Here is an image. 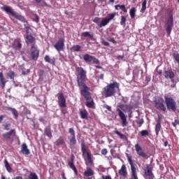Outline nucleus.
Segmentation results:
<instances>
[{
	"label": "nucleus",
	"mask_w": 179,
	"mask_h": 179,
	"mask_svg": "<svg viewBox=\"0 0 179 179\" xmlns=\"http://www.w3.org/2000/svg\"><path fill=\"white\" fill-rule=\"evenodd\" d=\"M39 57V50H38L37 45H31V58L34 61H37Z\"/></svg>",
	"instance_id": "nucleus-14"
},
{
	"label": "nucleus",
	"mask_w": 179,
	"mask_h": 179,
	"mask_svg": "<svg viewBox=\"0 0 179 179\" xmlns=\"http://www.w3.org/2000/svg\"><path fill=\"white\" fill-rule=\"evenodd\" d=\"M101 153L102 155L106 156L108 154V150L106 148H103L101 150Z\"/></svg>",
	"instance_id": "nucleus-51"
},
{
	"label": "nucleus",
	"mask_w": 179,
	"mask_h": 179,
	"mask_svg": "<svg viewBox=\"0 0 179 179\" xmlns=\"http://www.w3.org/2000/svg\"><path fill=\"white\" fill-rule=\"evenodd\" d=\"M57 101L58 105L60 108H66V99L64 97L63 92H59L57 94Z\"/></svg>",
	"instance_id": "nucleus-15"
},
{
	"label": "nucleus",
	"mask_w": 179,
	"mask_h": 179,
	"mask_svg": "<svg viewBox=\"0 0 179 179\" xmlns=\"http://www.w3.org/2000/svg\"><path fill=\"white\" fill-rule=\"evenodd\" d=\"M20 152L22 153V155H30V150L28 149L26 143H22V145H21V151H20Z\"/></svg>",
	"instance_id": "nucleus-22"
},
{
	"label": "nucleus",
	"mask_w": 179,
	"mask_h": 179,
	"mask_svg": "<svg viewBox=\"0 0 179 179\" xmlns=\"http://www.w3.org/2000/svg\"><path fill=\"white\" fill-rule=\"evenodd\" d=\"M83 57L85 62L88 63V62H92L93 56L90 55L89 54H85L83 55Z\"/></svg>",
	"instance_id": "nucleus-29"
},
{
	"label": "nucleus",
	"mask_w": 179,
	"mask_h": 179,
	"mask_svg": "<svg viewBox=\"0 0 179 179\" xmlns=\"http://www.w3.org/2000/svg\"><path fill=\"white\" fill-rule=\"evenodd\" d=\"M146 9H147V0H144L142 2L141 9L140 12L142 13H144L145 12Z\"/></svg>",
	"instance_id": "nucleus-35"
},
{
	"label": "nucleus",
	"mask_w": 179,
	"mask_h": 179,
	"mask_svg": "<svg viewBox=\"0 0 179 179\" xmlns=\"http://www.w3.org/2000/svg\"><path fill=\"white\" fill-rule=\"evenodd\" d=\"M25 114L26 115H31V111L29 109L25 108Z\"/></svg>",
	"instance_id": "nucleus-61"
},
{
	"label": "nucleus",
	"mask_w": 179,
	"mask_h": 179,
	"mask_svg": "<svg viewBox=\"0 0 179 179\" xmlns=\"http://www.w3.org/2000/svg\"><path fill=\"white\" fill-rule=\"evenodd\" d=\"M155 107L157 110L162 112H166V107L164 105V99L162 98H157L154 101Z\"/></svg>",
	"instance_id": "nucleus-9"
},
{
	"label": "nucleus",
	"mask_w": 179,
	"mask_h": 179,
	"mask_svg": "<svg viewBox=\"0 0 179 179\" xmlns=\"http://www.w3.org/2000/svg\"><path fill=\"white\" fill-rule=\"evenodd\" d=\"M127 161L130 165L131 170L136 169V165L134 164V162L131 157L127 156Z\"/></svg>",
	"instance_id": "nucleus-31"
},
{
	"label": "nucleus",
	"mask_w": 179,
	"mask_h": 179,
	"mask_svg": "<svg viewBox=\"0 0 179 179\" xmlns=\"http://www.w3.org/2000/svg\"><path fill=\"white\" fill-rule=\"evenodd\" d=\"M17 48H18V49L22 48V44L20 42L17 43Z\"/></svg>",
	"instance_id": "nucleus-64"
},
{
	"label": "nucleus",
	"mask_w": 179,
	"mask_h": 179,
	"mask_svg": "<svg viewBox=\"0 0 179 179\" xmlns=\"http://www.w3.org/2000/svg\"><path fill=\"white\" fill-rule=\"evenodd\" d=\"M29 72H30V70L29 69H28V70H27V72L25 71H24V70H22V75H26L27 73H29Z\"/></svg>",
	"instance_id": "nucleus-60"
},
{
	"label": "nucleus",
	"mask_w": 179,
	"mask_h": 179,
	"mask_svg": "<svg viewBox=\"0 0 179 179\" xmlns=\"http://www.w3.org/2000/svg\"><path fill=\"white\" fill-rule=\"evenodd\" d=\"M69 134L71 135V136H68V140L69 141V148L73 149L75 145L77 144L76 131L73 128L69 129Z\"/></svg>",
	"instance_id": "nucleus-6"
},
{
	"label": "nucleus",
	"mask_w": 179,
	"mask_h": 179,
	"mask_svg": "<svg viewBox=\"0 0 179 179\" xmlns=\"http://www.w3.org/2000/svg\"><path fill=\"white\" fill-rule=\"evenodd\" d=\"M127 18L124 16H121L120 24L122 26H126Z\"/></svg>",
	"instance_id": "nucleus-44"
},
{
	"label": "nucleus",
	"mask_w": 179,
	"mask_h": 179,
	"mask_svg": "<svg viewBox=\"0 0 179 179\" xmlns=\"http://www.w3.org/2000/svg\"><path fill=\"white\" fill-rule=\"evenodd\" d=\"M90 90H86V92H88V93H86V94H83L82 90H80V93L81 96H83V97H84V99L86 100L85 106L88 108H92L94 106V100L92 97V94L90 92Z\"/></svg>",
	"instance_id": "nucleus-5"
},
{
	"label": "nucleus",
	"mask_w": 179,
	"mask_h": 179,
	"mask_svg": "<svg viewBox=\"0 0 179 179\" xmlns=\"http://www.w3.org/2000/svg\"><path fill=\"white\" fill-rule=\"evenodd\" d=\"M173 127H176L179 125V120H175L174 122L172 123Z\"/></svg>",
	"instance_id": "nucleus-52"
},
{
	"label": "nucleus",
	"mask_w": 179,
	"mask_h": 179,
	"mask_svg": "<svg viewBox=\"0 0 179 179\" xmlns=\"http://www.w3.org/2000/svg\"><path fill=\"white\" fill-rule=\"evenodd\" d=\"M157 74H159L160 76L163 73V71L162 70H158V71H157Z\"/></svg>",
	"instance_id": "nucleus-63"
},
{
	"label": "nucleus",
	"mask_w": 179,
	"mask_h": 179,
	"mask_svg": "<svg viewBox=\"0 0 179 179\" xmlns=\"http://www.w3.org/2000/svg\"><path fill=\"white\" fill-rule=\"evenodd\" d=\"M16 130L13 129L10 131L3 134V138L4 141H9L13 139L14 137H16Z\"/></svg>",
	"instance_id": "nucleus-11"
},
{
	"label": "nucleus",
	"mask_w": 179,
	"mask_h": 179,
	"mask_svg": "<svg viewBox=\"0 0 179 179\" xmlns=\"http://www.w3.org/2000/svg\"><path fill=\"white\" fill-rule=\"evenodd\" d=\"M119 175L123 178H127L128 176V171L125 164H122L120 169L118 171Z\"/></svg>",
	"instance_id": "nucleus-19"
},
{
	"label": "nucleus",
	"mask_w": 179,
	"mask_h": 179,
	"mask_svg": "<svg viewBox=\"0 0 179 179\" xmlns=\"http://www.w3.org/2000/svg\"><path fill=\"white\" fill-rule=\"evenodd\" d=\"M174 27V22H173V16L171 15L164 26V28L166 29V34L168 36H170L171 34V31L173 30V28Z\"/></svg>",
	"instance_id": "nucleus-8"
},
{
	"label": "nucleus",
	"mask_w": 179,
	"mask_h": 179,
	"mask_svg": "<svg viewBox=\"0 0 179 179\" xmlns=\"http://www.w3.org/2000/svg\"><path fill=\"white\" fill-rule=\"evenodd\" d=\"M81 36H84V37H90V38H94V35L90 34V32L88 31H85V32H83L81 34Z\"/></svg>",
	"instance_id": "nucleus-39"
},
{
	"label": "nucleus",
	"mask_w": 179,
	"mask_h": 179,
	"mask_svg": "<svg viewBox=\"0 0 179 179\" xmlns=\"http://www.w3.org/2000/svg\"><path fill=\"white\" fill-rule=\"evenodd\" d=\"M44 75V71L41 69L39 70V76H43Z\"/></svg>",
	"instance_id": "nucleus-59"
},
{
	"label": "nucleus",
	"mask_w": 179,
	"mask_h": 179,
	"mask_svg": "<svg viewBox=\"0 0 179 179\" xmlns=\"http://www.w3.org/2000/svg\"><path fill=\"white\" fill-rule=\"evenodd\" d=\"M164 100L169 110H171L174 113L177 111V103L173 97L164 96Z\"/></svg>",
	"instance_id": "nucleus-4"
},
{
	"label": "nucleus",
	"mask_w": 179,
	"mask_h": 179,
	"mask_svg": "<svg viewBox=\"0 0 179 179\" xmlns=\"http://www.w3.org/2000/svg\"><path fill=\"white\" fill-rule=\"evenodd\" d=\"M151 80V76H147L145 77V82H147V83H148V82H150Z\"/></svg>",
	"instance_id": "nucleus-57"
},
{
	"label": "nucleus",
	"mask_w": 179,
	"mask_h": 179,
	"mask_svg": "<svg viewBox=\"0 0 179 179\" xmlns=\"http://www.w3.org/2000/svg\"><path fill=\"white\" fill-rule=\"evenodd\" d=\"M28 179H38V177L36 173L31 172L29 173V176H28Z\"/></svg>",
	"instance_id": "nucleus-41"
},
{
	"label": "nucleus",
	"mask_w": 179,
	"mask_h": 179,
	"mask_svg": "<svg viewBox=\"0 0 179 179\" xmlns=\"http://www.w3.org/2000/svg\"><path fill=\"white\" fill-rule=\"evenodd\" d=\"M116 15H117L116 13H109L108 15V17L106 18H107V20L110 22V20H113L115 17Z\"/></svg>",
	"instance_id": "nucleus-40"
},
{
	"label": "nucleus",
	"mask_w": 179,
	"mask_h": 179,
	"mask_svg": "<svg viewBox=\"0 0 179 179\" xmlns=\"http://www.w3.org/2000/svg\"><path fill=\"white\" fill-rule=\"evenodd\" d=\"M80 148L82 152V157H85V155H86L88 164H93L92 155L91 152L87 151L86 145L84 142L80 143Z\"/></svg>",
	"instance_id": "nucleus-7"
},
{
	"label": "nucleus",
	"mask_w": 179,
	"mask_h": 179,
	"mask_svg": "<svg viewBox=\"0 0 179 179\" xmlns=\"http://www.w3.org/2000/svg\"><path fill=\"white\" fill-rule=\"evenodd\" d=\"M2 10L7 13L8 16H10V18H11L10 15H12L15 19L21 21L22 22L25 23L24 24V29H25V32H27V34H29L30 27L29 25L28 22L26 20L25 17L23 15H19L17 13L14 11V10L10 6H4L2 8Z\"/></svg>",
	"instance_id": "nucleus-2"
},
{
	"label": "nucleus",
	"mask_w": 179,
	"mask_h": 179,
	"mask_svg": "<svg viewBox=\"0 0 179 179\" xmlns=\"http://www.w3.org/2000/svg\"><path fill=\"white\" fill-rule=\"evenodd\" d=\"M76 71L78 73L76 77L77 85L78 87H81L82 93H88L87 90H90V87L85 83L87 79V71L83 67L76 68Z\"/></svg>",
	"instance_id": "nucleus-1"
},
{
	"label": "nucleus",
	"mask_w": 179,
	"mask_h": 179,
	"mask_svg": "<svg viewBox=\"0 0 179 179\" xmlns=\"http://www.w3.org/2000/svg\"><path fill=\"white\" fill-rule=\"evenodd\" d=\"M7 76L10 78V79H14L15 78V72L14 71H10L7 73Z\"/></svg>",
	"instance_id": "nucleus-48"
},
{
	"label": "nucleus",
	"mask_w": 179,
	"mask_h": 179,
	"mask_svg": "<svg viewBox=\"0 0 179 179\" xmlns=\"http://www.w3.org/2000/svg\"><path fill=\"white\" fill-rule=\"evenodd\" d=\"M119 8L124 12L127 13V9L126 8L125 5H120Z\"/></svg>",
	"instance_id": "nucleus-50"
},
{
	"label": "nucleus",
	"mask_w": 179,
	"mask_h": 179,
	"mask_svg": "<svg viewBox=\"0 0 179 179\" xmlns=\"http://www.w3.org/2000/svg\"><path fill=\"white\" fill-rule=\"evenodd\" d=\"M45 62L51 64V65H55L56 59L55 57L51 59L49 55H46L45 56Z\"/></svg>",
	"instance_id": "nucleus-28"
},
{
	"label": "nucleus",
	"mask_w": 179,
	"mask_h": 179,
	"mask_svg": "<svg viewBox=\"0 0 179 179\" xmlns=\"http://www.w3.org/2000/svg\"><path fill=\"white\" fill-rule=\"evenodd\" d=\"M0 80H1V85H1L2 89H4L7 81L6 80V79L3 77V72L0 73Z\"/></svg>",
	"instance_id": "nucleus-32"
},
{
	"label": "nucleus",
	"mask_w": 179,
	"mask_h": 179,
	"mask_svg": "<svg viewBox=\"0 0 179 179\" xmlns=\"http://www.w3.org/2000/svg\"><path fill=\"white\" fill-rule=\"evenodd\" d=\"M92 61L93 64H96V65H99L100 64V61L94 56L92 57Z\"/></svg>",
	"instance_id": "nucleus-47"
},
{
	"label": "nucleus",
	"mask_w": 179,
	"mask_h": 179,
	"mask_svg": "<svg viewBox=\"0 0 179 179\" xmlns=\"http://www.w3.org/2000/svg\"><path fill=\"white\" fill-rule=\"evenodd\" d=\"M135 150L138 156L143 159H146L148 157V155L145 153L142 147L139 145V143H136L134 145Z\"/></svg>",
	"instance_id": "nucleus-12"
},
{
	"label": "nucleus",
	"mask_w": 179,
	"mask_h": 179,
	"mask_svg": "<svg viewBox=\"0 0 179 179\" xmlns=\"http://www.w3.org/2000/svg\"><path fill=\"white\" fill-rule=\"evenodd\" d=\"M55 146H60V145H65L66 143L64 141V139L62 136H59L58 139L55 141L54 143Z\"/></svg>",
	"instance_id": "nucleus-24"
},
{
	"label": "nucleus",
	"mask_w": 179,
	"mask_h": 179,
	"mask_svg": "<svg viewBox=\"0 0 179 179\" xmlns=\"http://www.w3.org/2000/svg\"><path fill=\"white\" fill-rule=\"evenodd\" d=\"M65 39L63 38H59L57 43L54 45V48L57 52L63 51L65 48Z\"/></svg>",
	"instance_id": "nucleus-13"
},
{
	"label": "nucleus",
	"mask_w": 179,
	"mask_h": 179,
	"mask_svg": "<svg viewBox=\"0 0 179 179\" xmlns=\"http://www.w3.org/2000/svg\"><path fill=\"white\" fill-rule=\"evenodd\" d=\"M173 57L174 61H176L177 64H179V53L178 52L173 53Z\"/></svg>",
	"instance_id": "nucleus-42"
},
{
	"label": "nucleus",
	"mask_w": 179,
	"mask_h": 179,
	"mask_svg": "<svg viewBox=\"0 0 179 179\" xmlns=\"http://www.w3.org/2000/svg\"><path fill=\"white\" fill-rule=\"evenodd\" d=\"M89 113L87 110L83 109L80 110V116L82 120H87Z\"/></svg>",
	"instance_id": "nucleus-26"
},
{
	"label": "nucleus",
	"mask_w": 179,
	"mask_h": 179,
	"mask_svg": "<svg viewBox=\"0 0 179 179\" xmlns=\"http://www.w3.org/2000/svg\"><path fill=\"white\" fill-rule=\"evenodd\" d=\"M25 43H27V45H36V38L31 34H27V36H25Z\"/></svg>",
	"instance_id": "nucleus-21"
},
{
	"label": "nucleus",
	"mask_w": 179,
	"mask_h": 179,
	"mask_svg": "<svg viewBox=\"0 0 179 179\" xmlns=\"http://www.w3.org/2000/svg\"><path fill=\"white\" fill-rule=\"evenodd\" d=\"M141 136L144 137V136H148L150 135L149 132L148 130H142L140 132Z\"/></svg>",
	"instance_id": "nucleus-45"
},
{
	"label": "nucleus",
	"mask_w": 179,
	"mask_h": 179,
	"mask_svg": "<svg viewBox=\"0 0 179 179\" xmlns=\"http://www.w3.org/2000/svg\"><path fill=\"white\" fill-rule=\"evenodd\" d=\"M115 134L120 137V139L124 140L126 138V136L120 132L119 131H115Z\"/></svg>",
	"instance_id": "nucleus-43"
},
{
	"label": "nucleus",
	"mask_w": 179,
	"mask_h": 179,
	"mask_svg": "<svg viewBox=\"0 0 179 179\" xmlns=\"http://www.w3.org/2000/svg\"><path fill=\"white\" fill-rule=\"evenodd\" d=\"M108 41L112 42L113 43H117L114 38H110L108 39Z\"/></svg>",
	"instance_id": "nucleus-58"
},
{
	"label": "nucleus",
	"mask_w": 179,
	"mask_h": 179,
	"mask_svg": "<svg viewBox=\"0 0 179 179\" xmlns=\"http://www.w3.org/2000/svg\"><path fill=\"white\" fill-rule=\"evenodd\" d=\"M164 76L165 79H170L172 83H174V79L176 78V73L172 69L165 70L164 72Z\"/></svg>",
	"instance_id": "nucleus-16"
},
{
	"label": "nucleus",
	"mask_w": 179,
	"mask_h": 179,
	"mask_svg": "<svg viewBox=\"0 0 179 179\" xmlns=\"http://www.w3.org/2000/svg\"><path fill=\"white\" fill-rule=\"evenodd\" d=\"M101 44L105 45V46H110V43L108 41H102Z\"/></svg>",
	"instance_id": "nucleus-55"
},
{
	"label": "nucleus",
	"mask_w": 179,
	"mask_h": 179,
	"mask_svg": "<svg viewBox=\"0 0 179 179\" xmlns=\"http://www.w3.org/2000/svg\"><path fill=\"white\" fill-rule=\"evenodd\" d=\"M45 135H46V136H48V138H52V131H51L50 127L45 128Z\"/></svg>",
	"instance_id": "nucleus-34"
},
{
	"label": "nucleus",
	"mask_w": 179,
	"mask_h": 179,
	"mask_svg": "<svg viewBox=\"0 0 179 179\" xmlns=\"http://www.w3.org/2000/svg\"><path fill=\"white\" fill-rule=\"evenodd\" d=\"M137 124L139 125V127H141V126L144 124V120L140 119L136 122Z\"/></svg>",
	"instance_id": "nucleus-49"
},
{
	"label": "nucleus",
	"mask_w": 179,
	"mask_h": 179,
	"mask_svg": "<svg viewBox=\"0 0 179 179\" xmlns=\"http://www.w3.org/2000/svg\"><path fill=\"white\" fill-rule=\"evenodd\" d=\"M116 90H120V83L117 82L110 83L103 88L102 94L104 97H112L115 96Z\"/></svg>",
	"instance_id": "nucleus-3"
},
{
	"label": "nucleus",
	"mask_w": 179,
	"mask_h": 179,
	"mask_svg": "<svg viewBox=\"0 0 179 179\" xmlns=\"http://www.w3.org/2000/svg\"><path fill=\"white\" fill-rule=\"evenodd\" d=\"M144 176L148 179H154L155 176L152 172V168L149 166V165H146V166L144 169Z\"/></svg>",
	"instance_id": "nucleus-17"
},
{
	"label": "nucleus",
	"mask_w": 179,
	"mask_h": 179,
	"mask_svg": "<svg viewBox=\"0 0 179 179\" xmlns=\"http://www.w3.org/2000/svg\"><path fill=\"white\" fill-rule=\"evenodd\" d=\"M32 20H34L36 23H38L40 22V17L38 15L35 14L32 17Z\"/></svg>",
	"instance_id": "nucleus-46"
},
{
	"label": "nucleus",
	"mask_w": 179,
	"mask_h": 179,
	"mask_svg": "<svg viewBox=\"0 0 179 179\" xmlns=\"http://www.w3.org/2000/svg\"><path fill=\"white\" fill-rule=\"evenodd\" d=\"M129 179H138L136 169H131V177Z\"/></svg>",
	"instance_id": "nucleus-30"
},
{
	"label": "nucleus",
	"mask_w": 179,
	"mask_h": 179,
	"mask_svg": "<svg viewBox=\"0 0 179 179\" xmlns=\"http://www.w3.org/2000/svg\"><path fill=\"white\" fill-rule=\"evenodd\" d=\"M110 22L107 20L106 17L103 18L101 22L99 23V27H102L107 25Z\"/></svg>",
	"instance_id": "nucleus-37"
},
{
	"label": "nucleus",
	"mask_w": 179,
	"mask_h": 179,
	"mask_svg": "<svg viewBox=\"0 0 179 179\" xmlns=\"http://www.w3.org/2000/svg\"><path fill=\"white\" fill-rule=\"evenodd\" d=\"M6 110L10 111L11 113H13V115H14V117H15V120H17L18 118V112L15 108H11V107H6Z\"/></svg>",
	"instance_id": "nucleus-27"
},
{
	"label": "nucleus",
	"mask_w": 179,
	"mask_h": 179,
	"mask_svg": "<svg viewBox=\"0 0 179 179\" xmlns=\"http://www.w3.org/2000/svg\"><path fill=\"white\" fill-rule=\"evenodd\" d=\"M99 179H113L110 176L102 175L101 178Z\"/></svg>",
	"instance_id": "nucleus-53"
},
{
	"label": "nucleus",
	"mask_w": 179,
	"mask_h": 179,
	"mask_svg": "<svg viewBox=\"0 0 179 179\" xmlns=\"http://www.w3.org/2000/svg\"><path fill=\"white\" fill-rule=\"evenodd\" d=\"M94 175V171L90 167L87 168V170L83 172L85 177H90Z\"/></svg>",
	"instance_id": "nucleus-25"
},
{
	"label": "nucleus",
	"mask_w": 179,
	"mask_h": 179,
	"mask_svg": "<svg viewBox=\"0 0 179 179\" xmlns=\"http://www.w3.org/2000/svg\"><path fill=\"white\" fill-rule=\"evenodd\" d=\"M137 10L136 8L132 7L130 10H129V15L131 18H134L136 17V13Z\"/></svg>",
	"instance_id": "nucleus-36"
},
{
	"label": "nucleus",
	"mask_w": 179,
	"mask_h": 179,
	"mask_svg": "<svg viewBox=\"0 0 179 179\" xmlns=\"http://www.w3.org/2000/svg\"><path fill=\"white\" fill-rule=\"evenodd\" d=\"M75 157L73 155L71 156V161L68 162V165L69 168L73 171L76 176H78V169L74 164Z\"/></svg>",
	"instance_id": "nucleus-18"
},
{
	"label": "nucleus",
	"mask_w": 179,
	"mask_h": 179,
	"mask_svg": "<svg viewBox=\"0 0 179 179\" xmlns=\"http://www.w3.org/2000/svg\"><path fill=\"white\" fill-rule=\"evenodd\" d=\"M82 47L79 45H73V47H71L70 48V50L73 52H78V51H80Z\"/></svg>",
	"instance_id": "nucleus-38"
},
{
	"label": "nucleus",
	"mask_w": 179,
	"mask_h": 179,
	"mask_svg": "<svg viewBox=\"0 0 179 179\" xmlns=\"http://www.w3.org/2000/svg\"><path fill=\"white\" fill-rule=\"evenodd\" d=\"M4 118H5V115L0 116V124L2 122V121L3 120Z\"/></svg>",
	"instance_id": "nucleus-62"
},
{
	"label": "nucleus",
	"mask_w": 179,
	"mask_h": 179,
	"mask_svg": "<svg viewBox=\"0 0 179 179\" xmlns=\"http://www.w3.org/2000/svg\"><path fill=\"white\" fill-rule=\"evenodd\" d=\"M116 111L118 114L120 119L121 120L122 127H127L128 125V122H127V117L125 115V113L120 108H117Z\"/></svg>",
	"instance_id": "nucleus-10"
},
{
	"label": "nucleus",
	"mask_w": 179,
	"mask_h": 179,
	"mask_svg": "<svg viewBox=\"0 0 179 179\" xmlns=\"http://www.w3.org/2000/svg\"><path fill=\"white\" fill-rule=\"evenodd\" d=\"M10 124H7L4 125V130L9 131L10 130Z\"/></svg>",
	"instance_id": "nucleus-54"
},
{
	"label": "nucleus",
	"mask_w": 179,
	"mask_h": 179,
	"mask_svg": "<svg viewBox=\"0 0 179 179\" xmlns=\"http://www.w3.org/2000/svg\"><path fill=\"white\" fill-rule=\"evenodd\" d=\"M4 166H6V170H7V172L10 173H12L13 169L11 168L7 159H4Z\"/></svg>",
	"instance_id": "nucleus-33"
},
{
	"label": "nucleus",
	"mask_w": 179,
	"mask_h": 179,
	"mask_svg": "<svg viewBox=\"0 0 179 179\" xmlns=\"http://www.w3.org/2000/svg\"><path fill=\"white\" fill-rule=\"evenodd\" d=\"M119 108L121 110L124 111V110L123 109L124 108H125L127 110H128V117L129 119L132 118V114H133V111H132V108L129 107V105H124V104H120L119 106Z\"/></svg>",
	"instance_id": "nucleus-20"
},
{
	"label": "nucleus",
	"mask_w": 179,
	"mask_h": 179,
	"mask_svg": "<svg viewBox=\"0 0 179 179\" xmlns=\"http://www.w3.org/2000/svg\"><path fill=\"white\" fill-rule=\"evenodd\" d=\"M105 108H106L108 111H109V112H111V111H112V108H111V106H108V105H106V106H105Z\"/></svg>",
	"instance_id": "nucleus-56"
},
{
	"label": "nucleus",
	"mask_w": 179,
	"mask_h": 179,
	"mask_svg": "<svg viewBox=\"0 0 179 179\" xmlns=\"http://www.w3.org/2000/svg\"><path fill=\"white\" fill-rule=\"evenodd\" d=\"M161 129H162V122H160V120H158L155 129L156 136H159Z\"/></svg>",
	"instance_id": "nucleus-23"
}]
</instances>
